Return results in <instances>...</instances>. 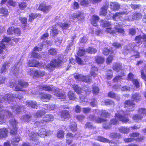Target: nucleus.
I'll return each instance as SVG.
<instances>
[{"mask_svg":"<svg viewBox=\"0 0 146 146\" xmlns=\"http://www.w3.org/2000/svg\"><path fill=\"white\" fill-rule=\"evenodd\" d=\"M21 62H19L16 66L12 67L11 68L10 72L11 74H13L16 75L19 72L21 69Z\"/></svg>","mask_w":146,"mask_h":146,"instance_id":"14","label":"nucleus"},{"mask_svg":"<svg viewBox=\"0 0 146 146\" xmlns=\"http://www.w3.org/2000/svg\"><path fill=\"white\" fill-rule=\"evenodd\" d=\"M20 140V137L19 136H16L12 138L11 140V143L13 145H17Z\"/></svg>","mask_w":146,"mask_h":146,"instance_id":"33","label":"nucleus"},{"mask_svg":"<svg viewBox=\"0 0 146 146\" xmlns=\"http://www.w3.org/2000/svg\"><path fill=\"white\" fill-rule=\"evenodd\" d=\"M134 43H132L129 45L127 46V49L125 50L123 52L125 54H127L131 50V52L133 53V56L136 58H139V53L136 50H135V47L136 46H135Z\"/></svg>","mask_w":146,"mask_h":146,"instance_id":"4","label":"nucleus"},{"mask_svg":"<svg viewBox=\"0 0 146 146\" xmlns=\"http://www.w3.org/2000/svg\"><path fill=\"white\" fill-rule=\"evenodd\" d=\"M72 88L78 94H80L81 93V88L78 86L76 84L72 85Z\"/></svg>","mask_w":146,"mask_h":146,"instance_id":"42","label":"nucleus"},{"mask_svg":"<svg viewBox=\"0 0 146 146\" xmlns=\"http://www.w3.org/2000/svg\"><path fill=\"white\" fill-rule=\"evenodd\" d=\"M15 28L14 27H11L9 28L7 30V33L8 34H12L14 33Z\"/></svg>","mask_w":146,"mask_h":146,"instance_id":"61","label":"nucleus"},{"mask_svg":"<svg viewBox=\"0 0 146 146\" xmlns=\"http://www.w3.org/2000/svg\"><path fill=\"white\" fill-rule=\"evenodd\" d=\"M119 131L123 133L127 134L129 132V129L128 128L123 127L119 128Z\"/></svg>","mask_w":146,"mask_h":146,"instance_id":"44","label":"nucleus"},{"mask_svg":"<svg viewBox=\"0 0 146 146\" xmlns=\"http://www.w3.org/2000/svg\"><path fill=\"white\" fill-rule=\"evenodd\" d=\"M28 73L31 76L36 77H42L46 74L45 72L42 70H30Z\"/></svg>","mask_w":146,"mask_h":146,"instance_id":"8","label":"nucleus"},{"mask_svg":"<svg viewBox=\"0 0 146 146\" xmlns=\"http://www.w3.org/2000/svg\"><path fill=\"white\" fill-rule=\"evenodd\" d=\"M138 114L133 117V119L137 120H140L145 117L146 114V109L144 108H139L138 111Z\"/></svg>","mask_w":146,"mask_h":146,"instance_id":"7","label":"nucleus"},{"mask_svg":"<svg viewBox=\"0 0 146 146\" xmlns=\"http://www.w3.org/2000/svg\"><path fill=\"white\" fill-rule=\"evenodd\" d=\"M70 17L71 19L74 20L76 19L81 21L84 18V14L82 12H78L71 14Z\"/></svg>","mask_w":146,"mask_h":146,"instance_id":"12","label":"nucleus"},{"mask_svg":"<svg viewBox=\"0 0 146 146\" xmlns=\"http://www.w3.org/2000/svg\"><path fill=\"white\" fill-rule=\"evenodd\" d=\"M19 20L20 21L22 24H24V28L25 29L26 27L27 23V19L26 18L23 17H20L19 18Z\"/></svg>","mask_w":146,"mask_h":146,"instance_id":"48","label":"nucleus"},{"mask_svg":"<svg viewBox=\"0 0 146 146\" xmlns=\"http://www.w3.org/2000/svg\"><path fill=\"white\" fill-rule=\"evenodd\" d=\"M127 12L122 11L116 13L112 16V19L115 21H123L122 17L123 15L127 14Z\"/></svg>","mask_w":146,"mask_h":146,"instance_id":"10","label":"nucleus"},{"mask_svg":"<svg viewBox=\"0 0 146 146\" xmlns=\"http://www.w3.org/2000/svg\"><path fill=\"white\" fill-rule=\"evenodd\" d=\"M95 60L98 63H102L104 61V59L102 57L98 56L96 57Z\"/></svg>","mask_w":146,"mask_h":146,"instance_id":"55","label":"nucleus"},{"mask_svg":"<svg viewBox=\"0 0 146 146\" xmlns=\"http://www.w3.org/2000/svg\"><path fill=\"white\" fill-rule=\"evenodd\" d=\"M31 56L32 57L38 59L41 58V56L39 54L34 52L32 53Z\"/></svg>","mask_w":146,"mask_h":146,"instance_id":"62","label":"nucleus"},{"mask_svg":"<svg viewBox=\"0 0 146 146\" xmlns=\"http://www.w3.org/2000/svg\"><path fill=\"white\" fill-rule=\"evenodd\" d=\"M131 16L132 21L141 18L142 17L141 13H134Z\"/></svg>","mask_w":146,"mask_h":146,"instance_id":"36","label":"nucleus"},{"mask_svg":"<svg viewBox=\"0 0 146 146\" xmlns=\"http://www.w3.org/2000/svg\"><path fill=\"white\" fill-rule=\"evenodd\" d=\"M46 112L45 109L42 108L41 110L36 112L34 116L36 117H40L44 115Z\"/></svg>","mask_w":146,"mask_h":146,"instance_id":"28","label":"nucleus"},{"mask_svg":"<svg viewBox=\"0 0 146 146\" xmlns=\"http://www.w3.org/2000/svg\"><path fill=\"white\" fill-rule=\"evenodd\" d=\"M0 13L2 14L3 16L6 17L9 14L7 9L4 8H1L0 9Z\"/></svg>","mask_w":146,"mask_h":146,"instance_id":"37","label":"nucleus"},{"mask_svg":"<svg viewBox=\"0 0 146 146\" xmlns=\"http://www.w3.org/2000/svg\"><path fill=\"white\" fill-rule=\"evenodd\" d=\"M113 68L114 70L117 72L123 71L121 65L119 63L114 64L113 65Z\"/></svg>","mask_w":146,"mask_h":146,"instance_id":"26","label":"nucleus"},{"mask_svg":"<svg viewBox=\"0 0 146 146\" xmlns=\"http://www.w3.org/2000/svg\"><path fill=\"white\" fill-rule=\"evenodd\" d=\"M64 131L62 130H60L57 133V137L59 139L62 138L64 137Z\"/></svg>","mask_w":146,"mask_h":146,"instance_id":"53","label":"nucleus"},{"mask_svg":"<svg viewBox=\"0 0 146 146\" xmlns=\"http://www.w3.org/2000/svg\"><path fill=\"white\" fill-rule=\"evenodd\" d=\"M52 133L51 131L46 130L44 128H42L39 130L38 134L36 133L33 132H32L30 136L31 138L33 140H36V139L35 138L37 137L38 136H40L42 137H44L45 136L49 135Z\"/></svg>","mask_w":146,"mask_h":146,"instance_id":"3","label":"nucleus"},{"mask_svg":"<svg viewBox=\"0 0 146 146\" xmlns=\"http://www.w3.org/2000/svg\"><path fill=\"white\" fill-rule=\"evenodd\" d=\"M61 118L62 120L68 118L70 117V115L68 112L66 110L63 111L61 113Z\"/></svg>","mask_w":146,"mask_h":146,"instance_id":"40","label":"nucleus"},{"mask_svg":"<svg viewBox=\"0 0 146 146\" xmlns=\"http://www.w3.org/2000/svg\"><path fill=\"white\" fill-rule=\"evenodd\" d=\"M17 122L15 119H12L10 121L11 129L10 133L11 134L14 135L17 132Z\"/></svg>","mask_w":146,"mask_h":146,"instance_id":"9","label":"nucleus"},{"mask_svg":"<svg viewBox=\"0 0 146 146\" xmlns=\"http://www.w3.org/2000/svg\"><path fill=\"white\" fill-rule=\"evenodd\" d=\"M38 15L40 16V15L39 14L37 15L35 14L31 13L29 15V21L31 22L33 20L36 18L37 16H38Z\"/></svg>","mask_w":146,"mask_h":146,"instance_id":"50","label":"nucleus"},{"mask_svg":"<svg viewBox=\"0 0 146 146\" xmlns=\"http://www.w3.org/2000/svg\"><path fill=\"white\" fill-rule=\"evenodd\" d=\"M89 119L91 121H94L95 122L98 123H100L107 121V120L106 119L99 117L96 118L93 115H90L89 117Z\"/></svg>","mask_w":146,"mask_h":146,"instance_id":"17","label":"nucleus"},{"mask_svg":"<svg viewBox=\"0 0 146 146\" xmlns=\"http://www.w3.org/2000/svg\"><path fill=\"white\" fill-rule=\"evenodd\" d=\"M101 25L102 27H107L105 30L106 32L114 35L115 31L113 30L110 22L105 20H102L101 21Z\"/></svg>","mask_w":146,"mask_h":146,"instance_id":"6","label":"nucleus"},{"mask_svg":"<svg viewBox=\"0 0 146 146\" xmlns=\"http://www.w3.org/2000/svg\"><path fill=\"white\" fill-rule=\"evenodd\" d=\"M125 108H127V111H130L133 110L135 107V104L130 100H126L124 103Z\"/></svg>","mask_w":146,"mask_h":146,"instance_id":"13","label":"nucleus"},{"mask_svg":"<svg viewBox=\"0 0 146 146\" xmlns=\"http://www.w3.org/2000/svg\"><path fill=\"white\" fill-rule=\"evenodd\" d=\"M31 117L30 115L27 114L23 115L22 119V120L24 121H29Z\"/></svg>","mask_w":146,"mask_h":146,"instance_id":"60","label":"nucleus"},{"mask_svg":"<svg viewBox=\"0 0 146 146\" xmlns=\"http://www.w3.org/2000/svg\"><path fill=\"white\" fill-rule=\"evenodd\" d=\"M108 8L107 6H104L102 7L101 9L100 12V14L104 16H105L107 13V10Z\"/></svg>","mask_w":146,"mask_h":146,"instance_id":"41","label":"nucleus"},{"mask_svg":"<svg viewBox=\"0 0 146 146\" xmlns=\"http://www.w3.org/2000/svg\"><path fill=\"white\" fill-rule=\"evenodd\" d=\"M26 104L27 106L31 107L33 108H35L37 107V103L34 101L27 102L26 103Z\"/></svg>","mask_w":146,"mask_h":146,"instance_id":"35","label":"nucleus"},{"mask_svg":"<svg viewBox=\"0 0 146 146\" xmlns=\"http://www.w3.org/2000/svg\"><path fill=\"white\" fill-rule=\"evenodd\" d=\"M86 51L89 53L92 54L96 53L97 50L95 48L90 47L86 50Z\"/></svg>","mask_w":146,"mask_h":146,"instance_id":"54","label":"nucleus"},{"mask_svg":"<svg viewBox=\"0 0 146 146\" xmlns=\"http://www.w3.org/2000/svg\"><path fill=\"white\" fill-rule=\"evenodd\" d=\"M80 99L81 102L83 103V105H85L86 103H87L88 101L87 98L85 97H83L82 94H80Z\"/></svg>","mask_w":146,"mask_h":146,"instance_id":"52","label":"nucleus"},{"mask_svg":"<svg viewBox=\"0 0 146 146\" xmlns=\"http://www.w3.org/2000/svg\"><path fill=\"white\" fill-rule=\"evenodd\" d=\"M110 8L113 11H118L120 8V5L117 2H111L110 5Z\"/></svg>","mask_w":146,"mask_h":146,"instance_id":"20","label":"nucleus"},{"mask_svg":"<svg viewBox=\"0 0 146 146\" xmlns=\"http://www.w3.org/2000/svg\"><path fill=\"white\" fill-rule=\"evenodd\" d=\"M73 135L71 133H68L66 134V142L68 144H71L73 137Z\"/></svg>","mask_w":146,"mask_h":146,"instance_id":"27","label":"nucleus"},{"mask_svg":"<svg viewBox=\"0 0 146 146\" xmlns=\"http://www.w3.org/2000/svg\"><path fill=\"white\" fill-rule=\"evenodd\" d=\"M124 112L120 110L117 111V113L115 114V118L111 119L109 124H104L103 127L104 128L107 129L110 128L111 127V125H115L118 123V121L116 119V118L119 121H122L123 123H127L129 121L128 119L124 117Z\"/></svg>","mask_w":146,"mask_h":146,"instance_id":"2","label":"nucleus"},{"mask_svg":"<svg viewBox=\"0 0 146 146\" xmlns=\"http://www.w3.org/2000/svg\"><path fill=\"white\" fill-rule=\"evenodd\" d=\"M62 61L59 59H54L50 63L46 65L45 63H39L36 60H32L29 61L28 65L30 67H37L44 69H46L49 71L53 70L55 68L60 65Z\"/></svg>","mask_w":146,"mask_h":146,"instance_id":"1","label":"nucleus"},{"mask_svg":"<svg viewBox=\"0 0 146 146\" xmlns=\"http://www.w3.org/2000/svg\"><path fill=\"white\" fill-rule=\"evenodd\" d=\"M122 74L121 76H116L113 79V81L114 82H117L120 81L122 79L121 77L122 76L124 75V73L122 72Z\"/></svg>","mask_w":146,"mask_h":146,"instance_id":"59","label":"nucleus"},{"mask_svg":"<svg viewBox=\"0 0 146 146\" xmlns=\"http://www.w3.org/2000/svg\"><path fill=\"white\" fill-rule=\"evenodd\" d=\"M113 73L111 70H109L107 72V75L106 76V78L107 79H111L112 77Z\"/></svg>","mask_w":146,"mask_h":146,"instance_id":"58","label":"nucleus"},{"mask_svg":"<svg viewBox=\"0 0 146 146\" xmlns=\"http://www.w3.org/2000/svg\"><path fill=\"white\" fill-rule=\"evenodd\" d=\"M57 25L60 27L62 28L63 30H66L69 27L70 24L67 23H62L59 22L57 23Z\"/></svg>","mask_w":146,"mask_h":146,"instance_id":"38","label":"nucleus"},{"mask_svg":"<svg viewBox=\"0 0 146 146\" xmlns=\"http://www.w3.org/2000/svg\"><path fill=\"white\" fill-rule=\"evenodd\" d=\"M135 40L137 43L140 44L142 43V40L146 41V35H144L142 36L141 35L136 36L135 38Z\"/></svg>","mask_w":146,"mask_h":146,"instance_id":"21","label":"nucleus"},{"mask_svg":"<svg viewBox=\"0 0 146 146\" xmlns=\"http://www.w3.org/2000/svg\"><path fill=\"white\" fill-rule=\"evenodd\" d=\"M103 102L105 103V104L106 105H114L113 102L112 100H104L103 102H102V104H103Z\"/></svg>","mask_w":146,"mask_h":146,"instance_id":"57","label":"nucleus"},{"mask_svg":"<svg viewBox=\"0 0 146 146\" xmlns=\"http://www.w3.org/2000/svg\"><path fill=\"white\" fill-rule=\"evenodd\" d=\"M139 134L137 133H133L130 135L131 137L129 138L124 139L126 143H129L137 139L136 137L139 136Z\"/></svg>","mask_w":146,"mask_h":146,"instance_id":"19","label":"nucleus"},{"mask_svg":"<svg viewBox=\"0 0 146 146\" xmlns=\"http://www.w3.org/2000/svg\"><path fill=\"white\" fill-rule=\"evenodd\" d=\"M28 85L27 83L23 80H20L18 82V85L15 86V88L16 91H21L22 88L26 87Z\"/></svg>","mask_w":146,"mask_h":146,"instance_id":"15","label":"nucleus"},{"mask_svg":"<svg viewBox=\"0 0 146 146\" xmlns=\"http://www.w3.org/2000/svg\"><path fill=\"white\" fill-rule=\"evenodd\" d=\"M99 17L96 15H93L91 20V23L93 26H96L97 25V23L99 20Z\"/></svg>","mask_w":146,"mask_h":146,"instance_id":"30","label":"nucleus"},{"mask_svg":"<svg viewBox=\"0 0 146 146\" xmlns=\"http://www.w3.org/2000/svg\"><path fill=\"white\" fill-rule=\"evenodd\" d=\"M58 32V30L56 27H52V28L51 29L50 34L51 36H54L57 35Z\"/></svg>","mask_w":146,"mask_h":146,"instance_id":"43","label":"nucleus"},{"mask_svg":"<svg viewBox=\"0 0 146 146\" xmlns=\"http://www.w3.org/2000/svg\"><path fill=\"white\" fill-rule=\"evenodd\" d=\"M11 39L9 37H5L2 39L1 42L0 43V54L3 52V50L5 48V44L3 42H7L10 40Z\"/></svg>","mask_w":146,"mask_h":146,"instance_id":"16","label":"nucleus"},{"mask_svg":"<svg viewBox=\"0 0 146 146\" xmlns=\"http://www.w3.org/2000/svg\"><path fill=\"white\" fill-rule=\"evenodd\" d=\"M54 94L57 96L60 97V98L63 99H65L66 98V96L64 93H61L60 91L58 89H56L54 92Z\"/></svg>","mask_w":146,"mask_h":146,"instance_id":"23","label":"nucleus"},{"mask_svg":"<svg viewBox=\"0 0 146 146\" xmlns=\"http://www.w3.org/2000/svg\"><path fill=\"white\" fill-rule=\"evenodd\" d=\"M8 131L5 128L0 129V138L6 137L7 136Z\"/></svg>","mask_w":146,"mask_h":146,"instance_id":"25","label":"nucleus"},{"mask_svg":"<svg viewBox=\"0 0 146 146\" xmlns=\"http://www.w3.org/2000/svg\"><path fill=\"white\" fill-rule=\"evenodd\" d=\"M115 29L117 30V31L118 32L123 34L124 33V30L123 29L118 27L116 25L115 26Z\"/></svg>","mask_w":146,"mask_h":146,"instance_id":"63","label":"nucleus"},{"mask_svg":"<svg viewBox=\"0 0 146 146\" xmlns=\"http://www.w3.org/2000/svg\"><path fill=\"white\" fill-rule=\"evenodd\" d=\"M46 5V4L44 3H41L40 4L38 8V9L43 11Z\"/></svg>","mask_w":146,"mask_h":146,"instance_id":"64","label":"nucleus"},{"mask_svg":"<svg viewBox=\"0 0 146 146\" xmlns=\"http://www.w3.org/2000/svg\"><path fill=\"white\" fill-rule=\"evenodd\" d=\"M74 77L77 80L79 81L85 82H89L91 81V79L90 77L84 76L81 74H76L74 76Z\"/></svg>","mask_w":146,"mask_h":146,"instance_id":"11","label":"nucleus"},{"mask_svg":"<svg viewBox=\"0 0 146 146\" xmlns=\"http://www.w3.org/2000/svg\"><path fill=\"white\" fill-rule=\"evenodd\" d=\"M123 20V21H122L123 22V23H120V22H119L118 23V25L119 26H121L124 25L125 23H124V22L125 21H132V18H131V16H130L129 17L127 16H125L123 17H123H122Z\"/></svg>","mask_w":146,"mask_h":146,"instance_id":"34","label":"nucleus"},{"mask_svg":"<svg viewBox=\"0 0 146 146\" xmlns=\"http://www.w3.org/2000/svg\"><path fill=\"white\" fill-rule=\"evenodd\" d=\"M97 139L99 141L103 142H108L109 141L108 140L101 136H98L97 138Z\"/></svg>","mask_w":146,"mask_h":146,"instance_id":"56","label":"nucleus"},{"mask_svg":"<svg viewBox=\"0 0 146 146\" xmlns=\"http://www.w3.org/2000/svg\"><path fill=\"white\" fill-rule=\"evenodd\" d=\"M78 1L81 5L84 7H86L89 4L87 0H78Z\"/></svg>","mask_w":146,"mask_h":146,"instance_id":"49","label":"nucleus"},{"mask_svg":"<svg viewBox=\"0 0 146 146\" xmlns=\"http://www.w3.org/2000/svg\"><path fill=\"white\" fill-rule=\"evenodd\" d=\"M134 77L133 75L131 73H129L128 76V80L132 81L133 83L135 86L138 88L139 87V82L138 80L135 79H133Z\"/></svg>","mask_w":146,"mask_h":146,"instance_id":"18","label":"nucleus"},{"mask_svg":"<svg viewBox=\"0 0 146 146\" xmlns=\"http://www.w3.org/2000/svg\"><path fill=\"white\" fill-rule=\"evenodd\" d=\"M68 96L70 100H74L76 98L75 94L72 91L69 92Z\"/></svg>","mask_w":146,"mask_h":146,"instance_id":"47","label":"nucleus"},{"mask_svg":"<svg viewBox=\"0 0 146 146\" xmlns=\"http://www.w3.org/2000/svg\"><path fill=\"white\" fill-rule=\"evenodd\" d=\"M132 99L134 101L138 102L141 100V98L139 93H135L133 94L132 95Z\"/></svg>","mask_w":146,"mask_h":146,"instance_id":"29","label":"nucleus"},{"mask_svg":"<svg viewBox=\"0 0 146 146\" xmlns=\"http://www.w3.org/2000/svg\"><path fill=\"white\" fill-rule=\"evenodd\" d=\"M10 66V63L7 62H5L1 69V72L2 73L5 72Z\"/></svg>","mask_w":146,"mask_h":146,"instance_id":"24","label":"nucleus"},{"mask_svg":"<svg viewBox=\"0 0 146 146\" xmlns=\"http://www.w3.org/2000/svg\"><path fill=\"white\" fill-rule=\"evenodd\" d=\"M50 95L49 94H42L41 96V100L43 102H46L50 99Z\"/></svg>","mask_w":146,"mask_h":146,"instance_id":"31","label":"nucleus"},{"mask_svg":"<svg viewBox=\"0 0 146 146\" xmlns=\"http://www.w3.org/2000/svg\"><path fill=\"white\" fill-rule=\"evenodd\" d=\"M54 120V116L51 114L46 115L43 118V121L38 123H36V125L39 126H42L45 125L46 122H50Z\"/></svg>","mask_w":146,"mask_h":146,"instance_id":"5","label":"nucleus"},{"mask_svg":"<svg viewBox=\"0 0 146 146\" xmlns=\"http://www.w3.org/2000/svg\"><path fill=\"white\" fill-rule=\"evenodd\" d=\"M97 68L96 67H92L91 69L90 74L91 76H93L94 77L96 76L97 72Z\"/></svg>","mask_w":146,"mask_h":146,"instance_id":"46","label":"nucleus"},{"mask_svg":"<svg viewBox=\"0 0 146 146\" xmlns=\"http://www.w3.org/2000/svg\"><path fill=\"white\" fill-rule=\"evenodd\" d=\"M96 113L98 115H100L102 116L107 117L109 115V113L105 110H102L100 111L98 110H96Z\"/></svg>","mask_w":146,"mask_h":146,"instance_id":"22","label":"nucleus"},{"mask_svg":"<svg viewBox=\"0 0 146 146\" xmlns=\"http://www.w3.org/2000/svg\"><path fill=\"white\" fill-rule=\"evenodd\" d=\"M108 96L109 97L115 99L117 100H119V96L115 94L114 92H110L108 94Z\"/></svg>","mask_w":146,"mask_h":146,"instance_id":"45","label":"nucleus"},{"mask_svg":"<svg viewBox=\"0 0 146 146\" xmlns=\"http://www.w3.org/2000/svg\"><path fill=\"white\" fill-rule=\"evenodd\" d=\"M40 88L43 90L49 91H51L52 89V88L47 85L42 86L40 87Z\"/></svg>","mask_w":146,"mask_h":146,"instance_id":"51","label":"nucleus"},{"mask_svg":"<svg viewBox=\"0 0 146 146\" xmlns=\"http://www.w3.org/2000/svg\"><path fill=\"white\" fill-rule=\"evenodd\" d=\"M69 127L71 131L74 132L77 130V124L74 122H72L70 123Z\"/></svg>","mask_w":146,"mask_h":146,"instance_id":"39","label":"nucleus"},{"mask_svg":"<svg viewBox=\"0 0 146 146\" xmlns=\"http://www.w3.org/2000/svg\"><path fill=\"white\" fill-rule=\"evenodd\" d=\"M46 44L50 45V44L48 43V42L47 41L44 42L42 44H41L38 47H36L34 49V51L36 52L41 50L43 47Z\"/></svg>","mask_w":146,"mask_h":146,"instance_id":"32","label":"nucleus"}]
</instances>
